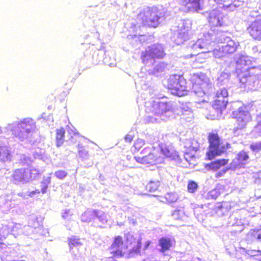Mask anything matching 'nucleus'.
<instances>
[{
  "label": "nucleus",
  "instance_id": "22",
  "mask_svg": "<svg viewBox=\"0 0 261 261\" xmlns=\"http://www.w3.org/2000/svg\"><path fill=\"white\" fill-rule=\"evenodd\" d=\"M179 28V34L181 36H184L188 34L189 32L191 31L192 29V22L189 20H182Z\"/></svg>",
  "mask_w": 261,
  "mask_h": 261
},
{
  "label": "nucleus",
  "instance_id": "38",
  "mask_svg": "<svg viewBox=\"0 0 261 261\" xmlns=\"http://www.w3.org/2000/svg\"><path fill=\"white\" fill-rule=\"evenodd\" d=\"M77 148H78V153L79 155L82 156L85 153V150L84 148V147L80 144H79L77 145Z\"/></svg>",
  "mask_w": 261,
  "mask_h": 261
},
{
  "label": "nucleus",
  "instance_id": "15",
  "mask_svg": "<svg viewBox=\"0 0 261 261\" xmlns=\"http://www.w3.org/2000/svg\"><path fill=\"white\" fill-rule=\"evenodd\" d=\"M207 78L205 73H194L191 77L190 81L195 89L200 88L207 83Z\"/></svg>",
  "mask_w": 261,
  "mask_h": 261
},
{
  "label": "nucleus",
  "instance_id": "17",
  "mask_svg": "<svg viewBox=\"0 0 261 261\" xmlns=\"http://www.w3.org/2000/svg\"><path fill=\"white\" fill-rule=\"evenodd\" d=\"M249 155L247 151L244 150L239 151L236 156L238 165L240 168H244L245 165L249 163Z\"/></svg>",
  "mask_w": 261,
  "mask_h": 261
},
{
  "label": "nucleus",
  "instance_id": "36",
  "mask_svg": "<svg viewBox=\"0 0 261 261\" xmlns=\"http://www.w3.org/2000/svg\"><path fill=\"white\" fill-rule=\"evenodd\" d=\"M172 216L175 220H180L182 216V213L179 210H175L173 211Z\"/></svg>",
  "mask_w": 261,
  "mask_h": 261
},
{
  "label": "nucleus",
  "instance_id": "10",
  "mask_svg": "<svg viewBox=\"0 0 261 261\" xmlns=\"http://www.w3.org/2000/svg\"><path fill=\"white\" fill-rule=\"evenodd\" d=\"M255 67L249 68L247 70L242 71L238 74L240 82L244 85H251L255 82L257 74Z\"/></svg>",
  "mask_w": 261,
  "mask_h": 261
},
{
  "label": "nucleus",
  "instance_id": "2",
  "mask_svg": "<svg viewBox=\"0 0 261 261\" xmlns=\"http://www.w3.org/2000/svg\"><path fill=\"white\" fill-rule=\"evenodd\" d=\"M161 17L162 13L157 7H148L137 14L135 19L136 23L133 25L139 28L144 27L156 28L161 23Z\"/></svg>",
  "mask_w": 261,
  "mask_h": 261
},
{
  "label": "nucleus",
  "instance_id": "16",
  "mask_svg": "<svg viewBox=\"0 0 261 261\" xmlns=\"http://www.w3.org/2000/svg\"><path fill=\"white\" fill-rule=\"evenodd\" d=\"M200 0H182L181 5L186 12L196 11L200 9Z\"/></svg>",
  "mask_w": 261,
  "mask_h": 261
},
{
  "label": "nucleus",
  "instance_id": "5",
  "mask_svg": "<svg viewBox=\"0 0 261 261\" xmlns=\"http://www.w3.org/2000/svg\"><path fill=\"white\" fill-rule=\"evenodd\" d=\"M234 118L237 119V125L233 129L234 135L238 136L246 128L247 123L251 120L249 112L242 108H240L234 113Z\"/></svg>",
  "mask_w": 261,
  "mask_h": 261
},
{
  "label": "nucleus",
  "instance_id": "35",
  "mask_svg": "<svg viewBox=\"0 0 261 261\" xmlns=\"http://www.w3.org/2000/svg\"><path fill=\"white\" fill-rule=\"evenodd\" d=\"M185 158L190 164H195L196 158L194 155H192L190 153H185Z\"/></svg>",
  "mask_w": 261,
  "mask_h": 261
},
{
  "label": "nucleus",
  "instance_id": "26",
  "mask_svg": "<svg viewBox=\"0 0 261 261\" xmlns=\"http://www.w3.org/2000/svg\"><path fill=\"white\" fill-rule=\"evenodd\" d=\"M11 155L7 148L5 146H0V160L3 162L11 161Z\"/></svg>",
  "mask_w": 261,
  "mask_h": 261
},
{
  "label": "nucleus",
  "instance_id": "8",
  "mask_svg": "<svg viewBox=\"0 0 261 261\" xmlns=\"http://www.w3.org/2000/svg\"><path fill=\"white\" fill-rule=\"evenodd\" d=\"M123 238L120 236H115L113 241L110 247V253L112 255L113 258L122 257L126 254V251L124 247Z\"/></svg>",
  "mask_w": 261,
  "mask_h": 261
},
{
  "label": "nucleus",
  "instance_id": "14",
  "mask_svg": "<svg viewBox=\"0 0 261 261\" xmlns=\"http://www.w3.org/2000/svg\"><path fill=\"white\" fill-rule=\"evenodd\" d=\"M228 162V159H218L209 163L205 164L204 167L207 171L216 172L220 169L222 167L226 166Z\"/></svg>",
  "mask_w": 261,
  "mask_h": 261
},
{
  "label": "nucleus",
  "instance_id": "31",
  "mask_svg": "<svg viewBox=\"0 0 261 261\" xmlns=\"http://www.w3.org/2000/svg\"><path fill=\"white\" fill-rule=\"evenodd\" d=\"M165 198L167 202L172 203L176 200V195L172 192L167 193L165 195Z\"/></svg>",
  "mask_w": 261,
  "mask_h": 261
},
{
  "label": "nucleus",
  "instance_id": "23",
  "mask_svg": "<svg viewBox=\"0 0 261 261\" xmlns=\"http://www.w3.org/2000/svg\"><path fill=\"white\" fill-rule=\"evenodd\" d=\"M26 169L20 168L16 169L12 175V178L15 181H21L25 178Z\"/></svg>",
  "mask_w": 261,
  "mask_h": 261
},
{
  "label": "nucleus",
  "instance_id": "25",
  "mask_svg": "<svg viewBox=\"0 0 261 261\" xmlns=\"http://www.w3.org/2000/svg\"><path fill=\"white\" fill-rule=\"evenodd\" d=\"M159 147L165 158L171 159L174 158V152L171 148L169 147V146L163 144H161L159 145Z\"/></svg>",
  "mask_w": 261,
  "mask_h": 261
},
{
  "label": "nucleus",
  "instance_id": "34",
  "mask_svg": "<svg viewBox=\"0 0 261 261\" xmlns=\"http://www.w3.org/2000/svg\"><path fill=\"white\" fill-rule=\"evenodd\" d=\"M249 148L252 151L258 152L260 151L261 142L250 144Z\"/></svg>",
  "mask_w": 261,
  "mask_h": 261
},
{
  "label": "nucleus",
  "instance_id": "42",
  "mask_svg": "<svg viewBox=\"0 0 261 261\" xmlns=\"http://www.w3.org/2000/svg\"><path fill=\"white\" fill-rule=\"evenodd\" d=\"M39 193H40V191L39 190H35L31 192V194H39Z\"/></svg>",
  "mask_w": 261,
  "mask_h": 261
},
{
  "label": "nucleus",
  "instance_id": "9",
  "mask_svg": "<svg viewBox=\"0 0 261 261\" xmlns=\"http://www.w3.org/2000/svg\"><path fill=\"white\" fill-rule=\"evenodd\" d=\"M207 20L212 28L224 27L227 25L226 17L221 12L217 10H214L210 12Z\"/></svg>",
  "mask_w": 261,
  "mask_h": 261
},
{
  "label": "nucleus",
  "instance_id": "40",
  "mask_svg": "<svg viewBox=\"0 0 261 261\" xmlns=\"http://www.w3.org/2000/svg\"><path fill=\"white\" fill-rule=\"evenodd\" d=\"M227 169H224L221 170V171H219L215 174V177L216 178L220 177L224 175V174L227 171Z\"/></svg>",
  "mask_w": 261,
  "mask_h": 261
},
{
  "label": "nucleus",
  "instance_id": "19",
  "mask_svg": "<svg viewBox=\"0 0 261 261\" xmlns=\"http://www.w3.org/2000/svg\"><path fill=\"white\" fill-rule=\"evenodd\" d=\"M159 245L161 247L160 251L165 252L169 250L172 247L173 241L169 238L162 237L159 240Z\"/></svg>",
  "mask_w": 261,
  "mask_h": 261
},
{
  "label": "nucleus",
  "instance_id": "32",
  "mask_svg": "<svg viewBox=\"0 0 261 261\" xmlns=\"http://www.w3.org/2000/svg\"><path fill=\"white\" fill-rule=\"evenodd\" d=\"M50 182V178L48 177L46 179H44L41 184L43 185L41 188V192L43 194H44L46 192L47 189L48 188V185Z\"/></svg>",
  "mask_w": 261,
  "mask_h": 261
},
{
  "label": "nucleus",
  "instance_id": "27",
  "mask_svg": "<svg viewBox=\"0 0 261 261\" xmlns=\"http://www.w3.org/2000/svg\"><path fill=\"white\" fill-rule=\"evenodd\" d=\"M248 236L251 240L261 241V229H251L248 233Z\"/></svg>",
  "mask_w": 261,
  "mask_h": 261
},
{
  "label": "nucleus",
  "instance_id": "39",
  "mask_svg": "<svg viewBox=\"0 0 261 261\" xmlns=\"http://www.w3.org/2000/svg\"><path fill=\"white\" fill-rule=\"evenodd\" d=\"M124 139L125 142L130 143L134 139V136L130 134H127L125 136Z\"/></svg>",
  "mask_w": 261,
  "mask_h": 261
},
{
  "label": "nucleus",
  "instance_id": "33",
  "mask_svg": "<svg viewBox=\"0 0 261 261\" xmlns=\"http://www.w3.org/2000/svg\"><path fill=\"white\" fill-rule=\"evenodd\" d=\"M68 244L70 248L76 247L81 244L79 242V239L75 238H69L68 240Z\"/></svg>",
  "mask_w": 261,
  "mask_h": 261
},
{
  "label": "nucleus",
  "instance_id": "30",
  "mask_svg": "<svg viewBox=\"0 0 261 261\" xmlns=\"http://www.w3.org/2000/svg\"><path fill=\"white\" fill-rule=\"evenodd\" d=\"M214 1L223 8H228L232 4V0H214Z\"/></svg>",
  "mask_w": 261,
  "mask_h": 261
},
{
  "label": "nucleus",
  "instance_id": "24",
  "mask_svg": "<svg viewBox=\"0 0 261 261\" xmlns=\"http://www.w3.org/2000/svg\"><path fill=\"white\" fill-rule=\"evenodd\" d=\"M161 187V182L159 180H151L148 182L146 186V190L150 193H154L160 190Z\"/></svg>",
  "mask_w": 261,
  "mask_h": 261
},
{
  "label": "nucleus",
  "instance_id": "28",
  "mask_svg": "<svg viewBox=\"0 0 261 261\" xmlns=\"http://www.w3.org/2000/svg\"><path fill=\"white\" fill-rule=\"evenodd\" d=\"M145 144V141L141 139L136 140L134 144V151H138Z\"/></svg>",
  "mask_w": 261,
  "mask_h": 261
},
{
  "label": "nucleus",
  "instance_id": "45",
  "mask_svg": "<svg viewBox=\"0 0 261 261\" xmlns=\"http://www.w3.org/2000/svg\"><path fill=\"white\" fill-rule=\"evenodd\" d=\"M202 102H206V100H202Z\"/></svg>",
  "mask_w": 261,
  "mask_h": 261
},
{
  "label": "nucleus",
  "instance_id": "21",
  "mask_svg": "<svg viewBox=\"0 0 261 261\" xmlns=\"http://www.w3.org/2000/svg\"><path fill=\"white\" fill-rule=\"evenodd\" d=\"M56 145L57 147L61 146L65 141V130L63 127L57 129L56 130Z\"/></svg>",
  "mask_w": 261,
  "mask_h": 261
},
{
  "label": "nucleus",
  "instance_id": "13",
  "mask_svg": "<svg viewBox=\"0 0 261 261\" xmlns=\"http://www.w3.org/2000/svg\"><path fill=\"white\" fill-rule=\"evenodd\" d=\"M153 112L157 115H164L169 112H173V108L169 102H153L152 104Z\"/></svg>",
  "mask_w": 261,
  "mask_h": 261
},
{
  "label": "nucleus",
  "instance_id": "11",
  "mask_svg": "<svg viewBox=\"0 0 261 261\" xmlns=\"http://www.w3.org/2000/svg\"><path fill=\"white\" fill-rule=\"evenodd\" d=\"M146 150L144 148L140 153V155L135 156V160L139 163L144 165H152L156 164L159 160V156H158L155 152H150L147 155H144V152Z\"/></svg>",
  "mask_w": 261,
  "mask_h": 261
},
{
  "label": "nucleus",
  "instance_id": "7",
  "mask_svg": "<svg viewBox=\"0 0 261 261\" xmlns=\"http://www.w3.org/2000/svg\"><path fill=\"white\" fill-rule=\"evenodd\" d=\"M125 247H124L126 253L130 255L138 254L140 253L141 239L134 237L130 233L125 234Z\"/></svg>",
  "mask_w": 261,
  "mask_h": 261
},
{
  "label": "nucleus",
  "instance_id": "18",
  "mask_svg": "<svg viewBox=\"0 0 261 261\" xmlns=\"http://www.w3.org/2000/svg\"><path fill=\"white\" fill-rule=\"evenodd\" d=\"M238 46V43L229 38L226 41V44L222 47V52L226 55L232 54L236 51Z\"/></svg>",
  "mask_w": 261,
  "mask_h": 261
},
{
  "label": "nucleus",
  "instance_id": "44",
  "mask_svg": "<svg viewBox=\"0 0 261 261\" xmlns=\"http://www.w3.org/2000/svg\"><path fill=\"white\" fill-rule=\"evenodd\" d=\"M24 132L26 133H29L30 132V129L27 128V129H24Z\"/></svg>",
  "mask_w": 261,
  "mask_h": 261
},
{
  "label": "nucleus",
  "instance_id": "41",
  "mask_svg": "<svg viewBox=\"0 0 261 261\" xmlns=\"http://www.w3.org/2000/svg\"><path fill=\"white\" fill-rule=\"evenodd\" d=\"M150 241H147L146 243H145V247H144V249H146L148 246L150 245Z\"/></svg>",
  "mask_w": 261,
  "mask_h": 261
},
{
  "label": "nucleus",
  "instance_id": "1",
  "mask_svg": "<svg viewBox=\"0 0 261 261\" xmlns=\"http://www.w3.org/2000/svg\"><path fill=\"white\" fill-rule=\"evenodd\" d=\"M207 139L208 143V150L205 154V160L212 161L217 156L227 153V150L231 148V144L229 143H223L217 130H215L209 133Z\"/></svg>",
  "mask_w": 261,
  "mask_h": 261
},
{
  "label": "nucleus",
  "instance_id": "20",
  "mask_svg": "<svg viewBox=\"0 0 261 261\" xmlns=\"http://www.w3.org/2000/svg\"><path fill=\"white\" fill-rule=\"evenodd\" d=\"M193 57H194V60L192 61V64L195 67H198L200 64L204 63L207 59L203 53L198 54L195 56L192 54L188 55L186 56L185 58L188 59Z\"/></svg>",
  "mask_w": 261,
  "mask_h": 261
},
{
  "label": "nucleus",
  "instance_id": "3",
  "mask_svg": "<svg viewBox=\"0 0 261 261\" xmlns=\"http://www.w3.org/2000/svg\"><path fill=\"white\" fill-rule=\"evenodd\" d=\"M167 88L174 95H186L188 92L187 82L183 75H171L167 80Z\"/></svg>",
  "mask_w": 261,
  "mask_h": 261
},
{
  "label": "nucleus",
  "instance_id": "43",
  "mask_svg": "<svg viewBox=\"0 0 261 261\" xmlns=\"http://www.w3.org/2000/svg\"><path fill=\"white\" fill-rule=\"evenodd\" d=\"M24 125H26V124L25 123H22L21 126H20V129H24L25 128V126ZM20 132H23L22 130H20Z\"/></svg>",
  "mask_w": 261,
  "mask_h": 261
},
{
  "label": "nucleus",
  "instance_id": "6",
  "mask_svg": "<svg viewBox=\"0 0 261 261\" xmlns=\"http://www.w3.org/2000/svg\"><path fill=\"white\" fill-rule=\"evenodd\" d=\"M165 55L162 47L158 45H152L148 46L142 51L141 59L143 63L148 61L163 58Z\"/></svg>",
  "mask_w": 261,
  "mask_h": 261
},
{
  "label": "nucleus",
  "instance_id": "29",
  "mask_svg": "<svg viewBox=\"0 0 261 261\" xmlns=\"http://www.w3.org/2000/svg\"><path fill=\"white\" fill-rule=\"evenodd\" d=\"M187 188L189 192L193 193L197 189L198 185L196 182L191 180L188 182Z\"/></svg>",
  "mask_w": 261,
  "mask_h": 261
},
{
  "label": "nucleus",
  "instance_id": "37",
  "mask_svg": "<svg viewBox=\"0 0 261 261\" xmlns=\"http://www.w3.org/2000/svg\"><path fill=\"white\" fill-rule=\"evenodd\" d=\"M67 173L64 170H59L55 172V175L60 179H62L66 176Z\"/></svg>",
  "mask_w": 261,
  "mask_h": 261
},
{
  "label": "nucleus",
  "instance_id": "12",
  "mask_svg": "<svg viewBox=\"0 0 261 261\" xmlns=\"http://www.w3.org/2000/svg\"><path fill=\"white\" fill-rule=\"evenodd\" d=\"M250 36L254 40H261V19L255 20L247 28Z\"/></svg>",
  "mask_w": 261,
  "mask_h": 261
},
{
  "label": "nucleus",
  "instance_id": "4",
  "mask_svg": "<svg viewBox=\"0 0 261 261\" xmlns=\"http://www.w3.org/2000/svg\"><path fill=\"white\" fill-rule=\"evenodd\" d=\"M228 91L226 88L217 90L213 101L212 107L218 115L222 114L228 104Z\"/></svg>",
  "mask_w": 261,
  "mask_h": 261
}]
</instances>
